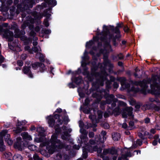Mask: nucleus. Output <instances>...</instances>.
Listing matches in <instances>:
<instances>
[{
    "instance_id": "obj_59",
    "label": "nucleus",
    "mask_w": 160,
    "mask_h": 160,
    "mask_svg": "<svg viewBox=\"0 0 160 160\" xmlns=\"http://www.w3.org/2000/svg\"><path fill=\"white\" fill-rule=\"evenodd\" d=\"M130 156L129 155H122V158H125L129 156Z\"/></svg>"
},
{
    "instance_id": "obj_34",
    "label": "nucleus",
    "mask_w": 160,
    "mask_h": 160,
    "mask_svg": "<svg viewBox=\"0 0 160 160\" xmlns=\"http://www.w3.org/2000/svg\"><path fill=\"white\" fill-rule=\"evenodd\" d=\"M5 149V146L3 144L0 145V151H3Z\"/></svg>"
},
{
    "instance_id": "obj_4",
    "label": "nucleus",
    "mask_w": 160,
    "mask_h": 160,
    "mask_svg": "<svg viewBox=\"0 0 160 160\" xmlns=\"http://www.w3.org/2000/svg\"><path fill=\"white\" fill-rule=\"evenodd\" d=\"M7 131L6 130H4L2 131L0 133V134L2 136H4L5 137H7L8 139L6 138H5V141L7 142V143L9 145H11L12 143V141L10 139V135L8 134Z\"/></svg>"
},
{
    "instance_id": "obj_8",
    "label": "nucleus",
    "mask_w": 160,
    "mask_h": 160,
    "mask_svg": "<svg viewBox=\"0 0 160 160\" xmlns=\"http://www.w3.org/2000/svg\"><path fill=\"white\" fill-rule=\"evenodd\" d=\"M47 119L48 120V123L49 126L52 127L54 125L55 120L52 116H49L47 118Z\"/></svg>"
},
{
    "instance_id": "obj_16",
    "label": "nucleus",
    "mask_w": 160,
    "mask_h": 160,
    "mask_svg": "<svg viewBox=\"0 0 160 160\" xmlns=\"http://www.w3.org/2000/svg\"><path fill=\"white\" fill-rule=\"evenodd\" d=\"M26 147L31 151H34L37 149L36 146L33 144L28 145H27Z\"/></svg>"
},
{
    "instance_id": "obj_24",
    "label": "nucleus",
    "mask_w": 160,
    "mask_h": 160,
    "mask_svg": "<svg viewBox=\"0 0 160 160\" xmlns=\"http://www.w3.org/2000/svg\"><path fill=\"white\" fill-rule=\"evenodd\" d=\"M32 50L34 52H36L40 50V48L39 46L35 47L32 48Z\"/></svg>"
},
{
    "instance_id": "obj_41",
    "label": "nucleus",
    "mask_w": 160,
    "mask_h": 160,
    "mask_svg": "<svg viewBox=\"0 0 160 160\" xmlns=\"http://www.w3.org/2000/svg\"><path fill=\"white\" fill-rule=\"evenodd\" d=\"M94 135V133L92 132H90L89 133V136L90 138L93 137Z\"/></svg>"
},
{
    "instance_id": "obj_54",
    "label": "nucleus",
    "mask_w": 160,
    "mask_h": 160,
    "mask_svg": "<svg viewBox=\"0 0 160 160\" xmlns=\"http://www.w3.org/2000/svg\"><path fill=\"white\" fill-rule=\"evenodd\" d=\"M127 125L126 123H124L122 125V128H127Z\"/></svg>"
},
{
    "instance_id": "obj_36",
    "label": "nucleus",
    "mask_w": 160,
    "mask_h": 160,
    "mask_svg": "<svg viewBox=\"0 0 160 160\" xmlns=\"http://www.w3.org/2000/svg\"><path fill=\"white\" fill-rule=\"evenodd\" d=\"M123 56L122 53H120L117 55V58L119 59H122L123 58Z\"/></svg>"
},
{
    "instance_id": "obj_38",
    "label": "nucleus",
    "mask_w": 160,
    "mask_h": 160,
    "mask_svg": "<svg viewBox=\"0 0 160 160\" xmlns=\"http://www.w3.org/2000/svg\"><path fill=\"white\" fill-rule=\"evenodd\" d=\"M100 82H98V83H99L100 84L101 86H102L103 84V79L101 76H100Z\"/></svg>"
},
{
    "instance_id": "obj_62",
    "label": "nucleus",
    "mask_w": 160,
    "mask_h": 160,
    "mask_svg": "<svg viewBox=\"0 0 160 160\" xmlns=\"http://www.w3.org/2000/svg\"><path fill=\"white\" fill-rule=\"evenodd\" d=\"M128 29H129L127 27H124V30L125 32H127L128 31Z\"/></svg>"
},
{
    "instance_id": "obj_57",
    "label": "nucleus",
    "mask_w": 160,
    "mask_h": 160,
    "mask_svg": "<svg viewBox=\"0 0 160 160\" xmlns=\"http://www.w3.org/2000/svg\"><path fill=\"white\" fill-rule=\"evenodd\" d=\"M44 24L46 27H48L49 26V23L47 20L44 21Z\"/></svg>"
},
{
    "instance_id": "obj_44",
    "label": "nucleus",
    "mask_w": 160,
    "mask_h": 160,
    "mask_svg": "<svg viewBox=\"0 0 160 160\" xmlns=\"http://www.w3.org/2000/svg\"><path fill=\"white\" fill-rule=\"evenodd\" d=\"M136 143L137 144L140 146L142 144L141 141L140 140H138L137 141Z\"/></svg>"
},
{
    "instance_id": "obj_23",
    "label": "nucleus",
    "mask_w": 160,
    "mask_h": 160,
    "mask_svg": "<svg viewBox=\"0 0 160 160\" xmlns=\"http://www.w3.org/2000/svg\"><path fill=\"white\" fill-rule=\"evenodd\" d=\"M34 141L35 142H42V139L41 137L38 138L36 137L35 138Z\"/></svg>"
},
{
    "instance_id": "obj_53",
    "label": "nucleus",
    "mask_w": 160,
    "mask_h": 160,
    "mask_svg": "<svg viewBox=\"0 0 160 160\" xmlns=\"http://www.w3.org/2000/svg\"><path fill=\"white\" fill-rule=\"evenodd\" d=\"M83 156L85 158L87 157V153L86 152H85L84 151L83 152Z\"/></svg>"
},
{
    "instance_id": "obj_49",
    "label": "nucleus",
    "mask_w": 160,
    "mask_h": 160,
    "mask_svg": "<svg viewBox=\"0 0 160 160\" xmlns=\"http://www.w3.org/2000/svg\"><path fill=\"white\" fill-rule=\"evenodd\" d=\"M89 118L91 119H92V120L93 121H94V119L95 118V119L96 118H95V116H92V115H90L89 116Z\"/></svg>"
},
{
    "instance_id": "obj_45",
    "label": "nucleus",
    "mask_w": 160,
    "mask_h": 160,
    "mask_svg": "<svg viewBox=\"0 0 160 160\" xmlns=\"http://www.w3.org/2000/svg\"><path fill=\"white\" fill-rule=\"evenodd\" d=\"M150 120L148 118H146L145 119V122L146 123H148L150 122Z\"/></svg>"
},
{
    "instance_id": "obj_27",
    "label": "nucleus",
    "mask_w": 160,
    "mask_h": 160,
    "mask_svg": "<svg viewBox=\"0 0 160 160\" xmlns=\"http://www.w3.org/2000/svg\"><path fill=\"white\" fill-rule=\"evenodd\" d=\"M109 153L112 155H116L117 154V151L114 149H110Z\"/></svg>"
},
{
    "instance_id": "obj_14",
    "label": "nucleus",
    "mask_w": 160,
    "mask_h": 160,
    "mask_svg": "<svg viewBox=\"0 0 160 160\" xmlns=\"http://www.w3.org/2000/svg\"><path fill=\"white\" fill-rule=\"evenodd\" d=\"M112 138L114 141H118L120 138V135L118 133H113L112 134Z\"/></svg>"
},
{
    "instance_id": "obj_37",
    "label": "nucleus",
    "mask_w": 160,
    "mask_h": 160,
    "mask_svg": "<svg viewBox=\"0 0 160 160\" xmlns=\"http://www.w3.org/2000/svg\"><path fill=\"white\" fill-rule=\"evenodd\" d=\"M17 64L18 66H22L23 65V63L22 61L18 60L17 62Z\"/></svg>"
},
{
    "instance_id": "obj_15",
    "label": "nucleus",
    "mask_w": 160,
    "mask_h": 160,
    "mask_svg": "<svg viewBox=\"0 0 160 160\" xmlns=\"http://www.w3.org/2000/svg\"><path fill=\"white\" fill-rule=\"evenodd\" d=\"M64 130L65 131L67 130L66 127H64ZM69 136L70 135L67 132L65 131L64 134L62 136V138L63 139L66 140L68 139Z\"/></svg>"
},
{
    "instance_id": "obj_13",
    "label": "nucleus",
    "mask_w": 160,
    "mask_h": 160,
    "mask_svg": "<svg viewBox=\"0 0 160 160\" xmlns=\"http://www.w3.org/2000/svg\"><path fill=\"white\" fill-rule=\"evenodd\" d=\"M32 67L34 69H36L38 68V66L43 68L44 67V65L42 63H39V62H36L32 65Z\"/></svg>"
},
{
    "instance_id": "obj_63",
    "label": "nucleus",
    "mask_w": 160,
    "mask_h": 160,
    "mask_svg": "<svg viewBox=\"0 0 160 160\" xmlns=\"http://www.w3.org/2000/svg\"><path fill=\"white\" fill-rule=\"evenodd\" d=\"M122 23H118L117 24V27L118 28L120 27H121L122 26Z\"/></svg>"
},
{
    "instance_id": "obj_22",
    "label": "nucleus",
    "mask_w": 160,
    "mask_h": 160,
    "mask_svg": "<svg viewBox=\"0 0 160 160\" xmlns=\"http://www.w3.org/2000/svg\"><path fill=\"white\" fill-rule=\"evenodd\" d=\"M37 131L40 133H43L45 131L44 128L42 127H39L38 128Z\"/></svg>"
},
{
    "instance_id": "obj_26",
    "label": "nucleus",
    "mask_w": 160,
    "mask_h": 160,
    "mask_svg": "<svg viewBox=\"0 0 160 160\" xmlns=\"http://www.w3.org/2000/svg\"><path fill=\"white\" fill-rule=\"evenodd\" d=\"M14 147L15 148H17L19 150H20L21 148L19 142L15 143L14 145Z\"/></svg>"
},
{
    "instance_id": "obj_60",
    "label": "nucleus",
    "mask_w": 160,
    "mask_h": 160,
    "mask_svg": "<svg viewBox=\"0 0 160 160\" xmlns=\"http://www.w3.org/2000/svg\"><path fill=\"white\" fill-rule=\"evenodd\" d=\"M118 84L117 83H116V82L114 83V87H115L116 88H118Z\"/></svg>"
},
{
    "instance_id": "obj_42",
    "label": "nucleus",
    "mask_w": 160,
    "mask_h": 160,
    "mask_svg": "<svg viewBox=\"0 0 160 160\" xmlns=\"http://www.w3.org/2000/svg\"><path fill=\"white\" fill-rule=\"evenodd\" d=\"M82 81V80L81 79L79 78H77L76 79V83L79 84V83L81 82Z\"/></svg>"
},
{
    "instance_id": "obj_12",
    "label": "nucleus",
    "mask_w": 160,
    "mask_h": 160,
    "mask_svg": "<svg viewBox=\"0 0 160 160\" xmlns=\"http://www.w3.org/2000/svg\"><path fill=\"white\" fill-rule=\"evenodd\" d=\"M21 135L23 138L24 139H26L28 140H31L32 139L31 135H28V134L26 132H24L21 134Z\"/></svg>"
},
{
    "instance_id": "obj_21",
    "label": "nucleus",
    "mask_w": 160,
    "mask_h": 160,
    "mask_svg": "<svg viewBox=\"0 0 160 160\" xmlns=\"http://www.w3.org/2000/svg\"><path fill=\"white\" fill-rule=\"evenodd\" d=\"M11 155L12 154L11 153L9 152H7L4 154L3 157L6 158H7L10 157Z\"/></svg>"
},
{
    "instance_id": "obj_64",
    "label": "nucleus",
    "mask_w": 160,
    "mask_h": 160,
    "mask_svg": "<svg viewBox=\"0 0 160 160\" xmlns=\"http://www.w3.org/2000/svg\"><path fill=\"white\" fill-rule=\"evenodd\" d=\"M137 147V145L135 143H133V145L132 146V148H135Z\"/></svg>"
},
{
    "instance_id": "obj_48",
    "label": "nucleus",
    "mask_w": 160,
    "mask_h": 160,
    "mask_svg": "<svg viewBox=\"0 0 160 160\" xmlns=\"http://www.w3.org/2000/svg\"><path fill=\"white\" fill-rule=\"evenodd\" d=\"M89 102V100L88 98L86 99L85 101V104L87 105H88Z\"/></svg>"
},
{
    "instance_id": "obj_61",
    "label": "nucleus",
    "mask_w": 160,
    "mask_h": 160,
    "mask_svg": "<svg viewBox=\"0 0 160 160\" xmlns=\"http://www.w3.org/2000/svg\"><path fill=\"white\" fill-rule=\"evenodd\" d=\"M157 140L155 139L154 141H153V142H152V144L153 145H156L157 144V141H156Z\"/></svg>"
},
{
    "instance_id": "obj_40",
    "label": "nucleus",
    "mask_w": 160,
    "mask_h": 160,
    "mask_svg": "<svg viewBox=\"0 0 160 160\" xmlns=\"http://www.w3.org/2000/svg\"><path fill=\"white\" fill-rule=\"evenodd\" d=\"M159 137L158 135H156L154 137V138L155 139L158 140V142L160 143V138H159Z\"/></svg>"
},
{
    "instance_id": "obj_1",
    "label": "nucleus",
    "mask_w": 160,
    "mask_h": 160,
    "mask_svg": "<svg viewBox=\"0 0 160 160\" xmlns=\"http://www.w3.org/2000/svg\"><path fill=\"white\" fill-rule=\"evenodd\" d=\"M157 78L158 81L160 82V78L158 76H152L151 80L150 79L144 80L142 82H140L139 84L143 89H145L148 87L147 84L150 83L152 92L156 95H159L160 94L159 88L158 87L156 82Z\"/></svg>"
},
{
    "instance_id": "obj_5",
    "label": "nucleus",
    "mask_w": 160,
    "mask_h": 160,
    "mask_svg": "<svg viewBox=\"0 0 160 160\" xmlns=\"http://www.w3.org/2000/svg\"><path fill=\"white\" fill-rule=\"evenodd\" d=\"M4 36L7 38L8 39V41H12V40L13 34L12 32L9 31L8 29L6 30Z\"/></svg>"
},
{
    "instance_id": "obj_29",
    "label": "nucleus",
    "mask_w": 160,
    "mask_h": 160,
    "mask_svg": "<svg viewBox=\"0 0 160 160\" xmlns=\"http://www.w3.org/2000/svg\"><path fill=\"white\" fill-rule=\"evenodd\" d=\"M94 151H97V152L98 153L100 154L101 152L102 149L101 148H99L98 149V148L97 147H95L94 148Z\"/></svg>"
},
{
    "instance_id": "obj_56",
    "label": "nucleus",
    "mask_w": 160,
    "mask_h": 160,
    "mask_svg": "<svg viewBox=\"0 0 160 160\" xmlns=\"http://www.w3.org/2000/svg\"><path fill=\"white\" fill-rule=\"evenodd\" d=\"M109 116V114L107 112H105L104 114V116L105 118H107Z\"/></svg>"
},
{
    "instance_id": "obj_3",
    "label": "nucleus",
    "mask_w": 160,
    "mask_h": 160,
    "mask_svg": "<svg viewBox=\"0 0 160 160\" xmlns=\"http://www.w3.org/2000/svg\"><path fill=\"white\" fill-rule=\"evenodd\" d=\"M133 108L132 107H129L126 108L125 110L122 112V116L124 118L127 117V115L128 116H132V111Z\"/></svg>"
},
{
    "instance_id": "obj_19",
    "label": "nucleus",
    "mask_w": 160,
    "mask_h": 160,
    "mask_svg": "<svg viewBox=\"0 0 160 160\" xmlns=\"http://www.w3.org/2000/svg\"><path fill=\"white\" fill-rule=\"evenodd\" d=\"M22 158L20 155H15L13 158V160H22Z\"/></svg>"
},
{
    "instance_id": "obj_2",
    "label": "nucleus",
    "mask_w": 160,
    "mask_h": 160,
    "mask_svg": "<svg viewBox=\"0 0 160 160\" xmlns=\"http://www.w3.org/2000/svg\"><path fill=\"white\" fill-rule=\"evenodd\" d=\"M57 138V134H53L49 143V144H51L48 147H47V149L50 154H52L56 150L57 148H61L63 146L60 140Z\"/></svg>"
},
{
    "instance_id": "obj_39",
    "label": "nucleus",
    "mask_w": 160,
    "mask_h": 160,
    "mask_svg": "<svg viewBox=\"0 0 160 160\" xmlns=\"http://www.w3.org/2000/svg\"><path fill=\"white\" fill-rule=\"evenodd\" d=\"M129 102L131 105H133L135 103V101L133 99H131L129 101Z\"/></svg>"
},
{
    "instance_id": "obj_47",
    "label": "nucleus",
    "mask_w": 160,
    "mask_h": 160,
    "mask_svg": "<svg viewBox=\"0 0 160 160\" xmlns=\"http://www.w3.org/2000/svg\"><path fill=\"white\" fill-rule=\"evenodd\" d=\"M150 132L151 133L154 134L156 132V131L154 129L152 128L151 129Z\"/></svg>"
},
{
    "instance_id": "obj_18",
    "label": "nucleus",
    "mask_w": 160,
    "mask_h": 160,
    "mask_svg": "<svg viewBox=\"0 0 160 160\" xmlns=\"http://www.w3.org/2000/svg\"><path fill=\"white\" fill-rule=\"evenodd\" d=\"M97 137V138H98V136H95V142L93 140H91L89 141L90 143L91 144H94L95 143H97L98 144L100 143L101 142H100L99 141V140H98V138H96V137Z\"/></svg>"
},
{
    "instance_id": "obj_6",
    "label": "nucleus",
    "mask_w": 160,
    "mask_h": 160,
    "mask_svg": "<svg viewBox=\"0 0 160 160\" xmlns=\"http://www.w3.org/2000/svg\"><path fill=\"white\" fill-rule=\"evenodd\" d=\"M82 130V135L81 136L80 138L81 139V142H84V139H85V141H86L88 140L87 137L88 132L84 130Z\"/></svg>"
},
{
    "instance_id": "obj_25",
    "label": "nucleus",
    "mask_w": 160,
    "mask_h": 160,
    "mask_svg": "<svg viewBox=\"0 0 160 160\" xmlns=\"http://www.w3.org/2000/svg\"><path fill=\"white\" fill-rule=\"evenodd\" d=\"M151 101L152 102H155L157 103L158 105L160 107V98L158 99H156L155 100L152 99Z\"/></svg>"
},
{
    "instance_id": "obj_10",
    "label": "nucleus",
    "mask_w": 160,
    "mask_h": 160,
    "mask_svg": "<svg viewBox=\"0 0 160 160\" xmlns=\"http://www.w3.org/2000/svg\"><path fill=\"white\" fill-rule=\"evenodd\" d=\"M103 35L104 36H105L107 38H108H108H112V36H111L110 35H108V27L105 26H104L103 27Z\"/></svg>"
},
{
    "instance_id": "obj_46",
    "label": "nucleus",
    "mask_w": 160,
    "mask_h": 160,
    "mask_svg": "<svg viewBox=\"0 0 160 160\" xmlns=\"http://www.w3.org/2000/svg\"><path fill=\"white\" fill-rule=\"evenodd\" d=\"M104 128L106 129H108L109 128V125L108 123H104L103 125Z\"/></svg>"
},
{
    "instance_id": "obj_52",
    "label": "nucleus",
    "mask_w": 160,
    "mask_h": 160,
    "mask_svg": "<svg viewBox=\"0 0 160 160\" xmlns=\"http://www.w3.org/2000/svg\"><path fill=\"white\" fill-rule=\"evenodd\" d=\"M135 108L137 109H138L140 108V105L139 104H137L135 106Z\"/></svg>"
},
{
    "instance_id": "obj_17",
    "label": "nucleus",
    "mask_w": 160,
    "mask_h": 160,
    "mask_svg": "<svg viewBox=\"0 0 160 160\" xmlns=\"http://www.w3.org/2000/svg\"><path fill=\"white\" fill-rule=\"evenodd\" d=\"M36 57L37 58H38L40 61H41L43 62L45 60L44 58L40 53H37Z\"/></svg>"
},
{
    "instance_id": "obj_33",
    "label": "nucleus",
    "mask_w": 160,
    "mask_h": 160,
    "mask_svg": "<svg viewBox=\"0 0 160 160\" xmlns=\"http://www.w3.org/2000/svg\"><path fill=\"white\" fill-rule=\"evenodd\" d=\"M110 149H104L103 152V155H106L108 153H109Z\"/></svg>"
},
{
    "instance_id": "obj_51",
    "label": "nucleus",
    "mask_w": 160,
    "mask_h": 160,
    "mask_svg": "<svg viewBox=\"0 0 160 160\" xmlns=\"http://www.w3.org/2000/svg\"><path fill=\"white\" fill-rule=\"evenodd\" d=\"M134 125V123L133 122L130 121L129 123V125L130 126L132 127Z\"/></svg>"
},
{
    "instance_id": "obj_32",
    "label": "nucleus",
    "mask_w": 160,
    "mask_h": 160,
    "mask_svg": "<svg viewBox=\"0 0 160 160\" xmlns=\"http://www.w3.org/2000/svg\"><path fill=\"white\" fill-rule=\"evenodd\" d=\"M148 105L147 104L144 105L142 106V109L143 111L146 110L148 109Z\"/></svg>"
},
{
    "instance_id": "obj_43",
    "label": "nucleus",
    "mask_w": 160,
    "mask_h": 160,
    "mask_svg": "<svg viewBox=\"0 0 160 160\" xmlns=\"http://www.w3.org/2000/svg\"><path fill=\"white\" fill-rule=\"evenodd\" d=\"M120 35L119 34H118L117 35V36L115 37L114 38H112L113 42H115V40L116 39L118 38H120Z\"/></svg>"
},
{
    "instance_id": "obj_50",
    "label": "nucleus",
    "mask_w": 160,
    "mask_h": 160,
    "mask_svg": "<svg viewBox=\"0 0 160 160\" xmlns=\"http://www.w3.org/2000/svg\"><path fill=\"white\" fill-rule=\"evenodd\" d=\"M27 57V55L25 54H22L21 56V58L22 59H25Z\"/></svg>"
},
{
    "instance_id": "obj_20",
    "label": "nucleus",
    "mask_w": 160,
    "mask_h": 160,
    "mask_svg": "<svg viewBox=\"0 0 160 160\" xmlns=\"http://www.w3.org/2000/svg\"><path fill=\"white\" fill-rule=\"evenodd\" d=\"M121 85H122V88L123 89L128 88L129 87V85L128 84L125 83L124 81L121 82Z\"/></svg>"
},
{
    "instance_id": "obj_9",
    "label": "nucleus",
    "mask_w": 160,
    "mask_h": 160,
    "mask_svg": "<svg viewBox=\"0 0 160 160\" xmlns=\"http://www.w3.org/2000/svg\"><path fill=\"white\" fill-rule=\"evenodd\" d=\"M23 72L25 74H28V76L30 78H33V75L31 73L30 68L27 67H24L23 69Z\"/></svg>"
},
{
    "instance_id": "obj_30",
    "label": "nucleus",
    "mask_w": 160,
    "mask_h": 160,
    "mask_svg": "<svg viewBox=\"0 0 160 160\" xmlns=\"http://www.w3.org/2000/svg\"><path fill=\"white\" fill-rule=\"evenodd\" d=\"M33 158L34 160H42V158H39L38 156L36 154L33 156Z\"/></svg>"
},
{
    "instance_id": "obj_55",
    "label": "nucleus",
    "mask_w": 160,
    "mask_h": 160,
    "mask_svg": "<svg viewBox=\"0 0 160 160\" xmlns=\"http://www.w3.org/2000/svg\"><path fill=\"white\" fill-rule=\"evenodd\" d=\"M30 47L28 46H26L25 47V49L26 50H30Z\"/></svg>"
},
{
    "instance_id": "obj_35",
    "label": "nucleus",
    "mask_w": 160,
    "mask_h": 160,
    "mask_svg": "<svg viewBox=\"0 0 160 160\" xmlns=\"http://www.w3.org/2000/svg\"><path fill=\"white\" fill-rule=\"evenodd\" d=\"M0 145L3 144V141L2 140V137L3 136H2L0 134Z\"/></svg>"
},
{
    "instance_id": "obj_28",
    "label": "nucleus",
    "mask_w": 160,
    "mask_h": 160,
    "mask_svg": "<svg viewBox=\"0 0 160 160\" xmlns=\"http://www.w3.org/2000/svg\"><path fill=\"white\" fill-rule=\"evenodd\" d=\"M24 129V127H22V128L21 129L19 127H18L17 128V129H16V130H15V132L16 133H19L22 130H23V129Z\"/></svg>"
},
{
    "instance_id": "obj_58",
    "label": "nucleus",
    "mask_w": 160,
    "mask_h": 160,
    "mask_svg": "<svg viewBox=\"0 0 160 160\" xmlns=\"http://www.w3.org/2000/svg\"><path fill=\"white\" fill-rule=\"evenodd\" d=\"M62 121L61 120H59V119H58V122H57L58 123V124H61L62 123Z\"/></svg>"
},
{
    "instance_id": "obj_7",
    "label": "nucleus",
    "mask_w": 160,
    "mask_h": 160,
    "mask_svg": "<svg viewBox=\"0 0 160 160\" xmlns=\"http://www.w3.org/2000/svg\"><path fill=\"white\" fill-rule=\"evenodd\" d=\"M117 99L114 98V96L113 95H110L107 100V102L108 103L110 104L112 102H113L112 104L113 106H115V104L114 102H117Z\"/></svg>"
},
{
    "instance_id": "obj_11",
    "label": "nucleus",
    "mask_w": 160,
    "mask_h": 160,
    "mask_svg": "<svg viewBox=\"0 0 160 160\" xmlns=\"http://www.w3.org/2000/svg\"><path fill=\"white\" fill-rule=\"evenodd\" d=\"M101 134L102 135V138H101V136L100 135H99V137L98 138V140H99L98 142H101V143H103L106 139V138L104 136L106 135V132L104 131H102Z\"/></svg>"
},
{
    "instance_id": "obj_31",
    "label": "nucleus",
    "mask_w": 160,
    "mask_h": 160,
    "mask_svg": "<svg viewBox=\"0 0 160 160\" xmlns=\"http://www.w3.org/2000/svg\"><path fill=\"white\" fill-rule=\"evenodd\" d=\"M98 118H101L102 117V113L101 111H98Z\"/></svg>"
}]
</instances>
